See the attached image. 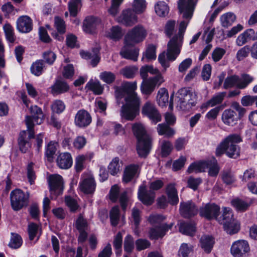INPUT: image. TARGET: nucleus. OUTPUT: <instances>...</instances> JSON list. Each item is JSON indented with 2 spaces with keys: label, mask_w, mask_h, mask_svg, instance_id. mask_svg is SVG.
Instances as JSON below:
<instances>
[{
  "label": "nucleus",
  "mask_w": 257,
  "mask_h": 257,
  "mask_svg": "<svg viewBox=\"0 0 257 257\" xmlns=\"http://www.w3.org/2000/svg\"><path fill=\"white\" fill-rule=\"evenodd\" d=\"M56 54L51 50L46 51L43 53L44 60L48 64L52 65L56 59Z\"/></svg>",
  "instance_id": "obj_62"
},
{
  "label": "nucleus",
  "mask_w": 257,
  "mask_h": 257,
  "mask_svg": "<svg viewBox=\"0 0 257 257\" xmlns=\"http://www.w3.org/2000/svg\"><path fill=\"white\" fill-rule=\"evenodd\" d=\"M134 46L124 44L120 52L121 56L125 59L137 61L139 56V49L133 47Z\"/></svg>",
  "instance_id": "obj_23"
},
{
  "label": "nucleus",
  "mask_w": 257,
  "mask_h": 257,
  "mask_svg": "<svg viewBox=\"0 0 257 257\" xmlns=\"http://www.w3.org/2000/svg\"><path fill=\"white\" fill-rule=\"evenodd\" d=\"M146 35L147 32L144 28L138 25L128 31L124 37V44L135 45L142 42Z\"/></svg>",
  "instance_id": "obj_8"
},
{
  "label": "nucleus",
  "mask_w": 257,
  "mask_h": 257,
  "mask_svg": "<svg viewBox=\"0 0 257 257\" xmlns=\"http://www.w3.org/2000/svg\"><path fill=\"white\" fill-rule=\"evenodd\" d=\"M254 34L252 29H248L240 34L236 40V44L238 46H241L245 44L248 39H251Z\"/></svg>",
  "instance_id": "obj_39"
},
{
  "label": "nucleus",
  "mask_w": 257,
  "mask_h": 257,
  "mask_svg": "<svg viewBox=\"0 0 257 257\" xmlns=\"http://www.w3.org/2000/svg\"><path fill=\"white\" fill-rule=\"evenodd\" d=\"M134 248V241L133 237L131 235H127L124 238V250L130 253Z\"/></svg>",
  "instance_id": "obj_59"
},
{
  "label": "nucleus",
  "mask_w": 257,
  "mask_h": 257,
  "mask_svg": "<svg viewBox=\"0 0 257 257\" xmlns=\"http://www.w3.org/2000/svg\"><path fill=\"white\" fill-rule=\"evenodd\" d=\"M133 11L137 14L143 13L146 8L145 0H134L133 3Z\"/></svg>",
  "instance_id": "obj_53"
},
{
  "label": "nucleus",
  "mask_w": 257,
  "mask_h": 257,
  "mask_svg": "<svg viewBox=\"0 0 257 257\" xmlns=\"http://www.w3.org/2000/svg\"><path fill=\"white\" fill-rule=\"evenodd\" d=\"M197 1L198 0H179L178 3L180 13L182 14L184 19L188 20L181 22L178 34L174 36L168 42L166 53L167 59L165 58V52L159 55L158 61L164 71L169 67V61H175L180 53L184 33L189 21L193 16Z\"/></svg>",
  "instance_id": "obj_1"
},
{
  "label": "nucleus",
  "mask_w": 257,
  "mask_h": 257,
  "mask_svg": "<svg viewBox=\"0 0 257 257\" xmlns=\"http://www.w3.org/2000/svg\"><path fill=\"white\" fill-rule=\"evenodd\" d=\"M208 169V174L211 176H216L219 173V168L216 160L213 158L210 160L192 163L187 171L188 173L204 172Z\"/></svg>",
  "instance_id": "obj_6"
},
{
  "label": "nucleus",
  "mask_w": 257,
  "mask_h": 257,
  "mask_svg": "<svg viewBox=\"0 0 257 257\" xmlns=\"http://www.w3.org/2000/svg\"><path fill=\"white\" fill-rule=\"evenodd\" d=\"M156 48L153 45H150L147 48L145 53L144 54L142 59L145 58V57L149 61L152 60H155L156 58Z\"/></svg>",
  "instance_id": "obj_56"
},
{
  "label": "nucleus",
  "mask_w": 257,
  "mask_h": 257,
  "mask_svg": "<svg viewBox=\"0 0 257 257\" xmlns=\"http://www.w3.org/2000/svg\"><path fill=\"white\" fill-rule=\"evenodd\" d=\"M173 225V223L169 225L162 224L159 226H155L151 228L150 230V237L152 239H156L159 237H163Z\"/></svg>",
  "instance_id": "obj_24"
},
{
  "label": "nucleus",
  "mask_w": 257,
  "mask_h": 257,
  "mask_svg": "<svg viewBox=\"0 0 257 257\" xmlns=\"http://www.w3.org/2000/svg\"><path fill=\"white\" fill-rule=\"evenodd\" d=\"M225 92L218 93L216 95L213 96L211 99L208 100L204 105L205 107L211 106L213 107L217 104H220L225 95Z\"/></svg>",
  "instance_id": "obj_46"
},
{
  "label": "nucleus",
  "mask_w": 257,
  "mask_h": 257,
  "mask_svg": "<svg viewBox=\"0 0 257 257\" xmlns=\"http://www.w3.org/2000/svg\"><path fill=\"white\" fill-rule=\"evenodd\" d=\"M252 202L249 199L243 200L238 198L233 199L231 201V204L238 212H244L246 211Z\"/></svg>",
  "instance_id": "obj_32"
},
{
  "label": "nucleus",
  "mask_w": 257,
  "mask_h": 257,
  "mask_svg": "<svg viewBox=\"0 0 257 257\" xmlns=\"http://www.w3.org/2000/svg\"><path fill=\"white\" fill-rule=\"evenodd\" d=\"M249 251L247 241L238 240L234 241L231 247L230 251L234 257H246Z\"/></svg>",
  "instance_id": "obj_13"
},
{
  "label": "nucleus",
  "mask_w": 257,
  "mask_h": 257,
  "mask_svg": "<svg viewBox=\"0 0 257 257\" xmlns=\"http://www.w3.org/2000/svg\"><path fill=\"white\" fill-rule=\"evenodd\" d=\"M236 17L231 13H227L222 15L220 17V21L222 27L227 28L231 26L235 21Z\"/></svg>",
  "instance_id": "obj_44"
},
{
  "label": "nucleus",
  "mask_w": 257,
  "mask_h": 257,
  "mask_svg": "<svg viewBox=\"0 0 257 257\" xmlns=\"http://www.w3.org/2000/svg\"><path fill=\"white\" fill-rule=\"evenodd\" d=\"M99 48L95 47L93 49L91 52L81 51L80 54L82 58L85 59H90L91 64L95 67L100 61Z\"/></svg>",
  "instance_id": "obj_30"
},
{
  "label": "nucleus",
  "mask_w": 257,
  "mask_h": 257,
  "mask_svg": "<svg viewBox=\"0 0 257 257\" xmlns=\"http://www.w3.org/2000/svg\"><path fill=\"white\" fill-rule=\"evenodd\" d=\"M22 237L17 234L12 233V237L9 243V246L13 248H18L22 244Z\"/></svg>",
  "instance_id": "obj_58"
},
{
  "label": "nucleus",
  "mask_w": 257,
  "mask_h": 257,
  "mask_svg": "<svg viewBox=\"0 0 257 257\" xmlns=\"http://www.w3.org/2000/svg\"><path fill=\"white\" fill-rule=\"evenodd\" d=\"M81 6V0H71L68 3V8L70 15L72 17H75Z\"/></svg>",
  "instance_id": "obj_52"
},
{
  "label": "nucleus",
  "mask_w": 257,
  "mask_h": 257,
  "mask_svg": "<svg viewBox=\"0 0 257 257\" xmlns=\"http://www.w3.org/2000/svg\"><path fill=\"white\" fill-rule=\"evenodd\" d=\"M56 162L58 166L62 169L70 168L73 164L72 158L69 153H60L57 157Z\"/></svg>",
  "instance_id": "obj_29"
},
{
  "label": "nucleus",
  "mask_w": 257,
  "mask_h": 257,
  "mask_svg": "<svg viewBox=\"0 0 257 257\" xmlns=\"http://www.w3.org/2000/svg\"><path fill=\"white\" fill-rule=\"evenodd\" d=\"M44 67L43 61L42 60H38L33 63L31 67V71L33 74L39 76L42 73Z\"/></svg>",
  "instance_id": "obj_55"
},
{
  "label": "nucleus",
  "mask_w": 257,
  "mask_h": 257,
  "mask_svg": "<svg viewBox=\"0 0 257 257\" xmlns=\"http://www.w3.org/2000/svg\"><path fill=\"white\" fill-rule=\"evenodd\" d=\"M54 27L57 32L51 33L52 36L56 40L62 41L64 40L63 34L66 32V25L65 22L59 17H55L54 20Z\"/></svg>",
  "instance_id": "obj_18"
},
{
  "label": "nucleus",
  "mask_w": 257,
  "mask_h": 257,
  "mask_svg": "<svg viewBox=\"0 0 257 257\" xmlns=\"http://www.w3.org/2000/svg\"><path fill=\"white\" fill-rule=\"evenodd\" d=\"M121 164L122 163L119 162V159L118 157L113 159L108 166V171L110 174L114 176L120 172Z\"/></svg>",
  "instance_id": "obj_42"
},
{
  "label": "nucleus",
  "mask_w": 257,
  "mask_h": 257,
  "mask_svg": "<svg viewBox=\"0 0 257 257\" xmlns=\"http://www.w3.org/2000/svg\"><path fill=\"white\" fill-rule=\"evenodd\" d=\"M120 216L119 209L118 206L112 208L110 211V219L112 225L115 226L117 225Z\"/></svg>",
  "instance_id": "obj_54"
},
{
  "label": "nucleus",
  "mask_w": 257,
  "mask_h": 257,
  "mask_svg": "<svg viewBox=\"0 0 257 257\" xmlns=\"http://www.w3.org/2000/svg\"><path fill=\"white\" fill-rule=\"evenodd\" d=\"M3 29L7 41L10 43H14L16 37L13 27L10 24L7 23L4 26Z\"/></svg>",
  "instance_id": "obj_43"
},
{
  "label": "nucleus",
  "mask_w": 257,
  "mask_h": 257,
  "mask_svg": "<svg viewBox=\"0 0 257 257\" xmlns=\"http://www.w3.org/2000/svg\"><path fill=\"white\" fill-rule=\"evenodd\" d=\"M76 227L78 231L88 230V223L82 214H80L76 221Z\"/></svg>",
  "instance_id": "obj_57"
},
{
  "label": "nucleus",
  "mask_w": 257,
  "mask_h": 257,
  "mask_svg": "<svg viewBox=\"0 0 257 257\" xmlns=\"http://www.w3.org/2000/svg\"><path fill=\"white\" fill-rule=\"evenodd\" d=\"M139 166L137 164H131L127 166L124 171L123 181L125 183L130 182L137 174Z\"/></svg>",
  "instance_id": "obj_31"
},
{
  "label": "nucleus",
  "mask_w": 257,
  "mask_h": 257,
  "mask_svg": "<svg viewBox=\"0 0 257 257\" xmlns=\"http://www.w3.org/2000/svg\"><path fill=\"white\" fill-rule=\"evenodd\" d=\"M79 186L81 190L85 193H93L96 187L94 178L90 175L84 177L79 183Z\"/></svg>",
  "instance_id": "obj_22"
},
{
  "label": "nucleus",
  "mask_w": 257,
  "mask_h": 257,
  "mask_svg": "<svg viewBox=\"0 0 257 257\" xmlns=\"http://www.w3.org/2000/svg\"><path fill=\"white\" fill-rule=\"evenodd\" d=\"M138 70L136 66H126L120 70V73L127 79H132Z\"/></svg>",
  "instance_id": "obj_51"
},
{
  "label": "nucleus",
  "mask_w": 257,
  "mask_h": 257,
  "mask_svg": "<svg viewBox=\"0 0 257 257\" xmlns=\"http://www.w3.org/2000/svg\"><path fill=\"white\" fill-rule=\"evenodd\" d=\"M220 212V207L214 203H207L200 207L199 214L200 216L210 220L216 219Z\"/></svg>",
  "instance_id": "obj_15"
},
{
  "label": "nucleus",
  "mask_w": 257,
  "mask_h": 257,
  "mask_svg": "<svg viewBox=\"0 0 257 257\" xmlns=\"http://www.w3.org/2000/svg\"><path fill=\"white\" fill-rule=\"evenodd\" d=\"M215 243V239L211 235H203L199 239V246L206 253L211 252Z\"/></svg>",
  "instance_id": "obj_27"
},
{
  "label": "nucleus",
  "mask_w": 257,
  "mask_h": 257,
  "mask_svg": "<svg viewBox=\"0 0 257 257\" xmlns=\"http://www.w3.org/2000/svg\"><path fill=\"white\" fill-rule=\"evenodd\" d=\"M242 141L241 137L238 134L228 135L217 147L216 156L220 157L225 153L230 158L236 159L240 155V148L237 144Z\"/></svg>",
  "instance_id": "obj_4"
},
{
  "label": "nucleus",
  "mask_w": 257,
  "mask_h": 257,
  "mask_svg": "<svg viewBox=\"0 0 257 257\" xmlns=\"http://www.w3.org/2000/svg\"><path fill=\"white\" fill-rule=\"evenodd\" d=\"M31 115L26 117V124L27 130L29 132V136L26 131H23L20 133L18 138V144L21 151L26 153L31 147V144L28 140L33 138L34 131L33 127L34 123L40 124L42 123L44 119V114L41 108L37 105L32 106L30 108Z\"/></svg>",
  "instance_id": "obj_3"
},
{
  "label": "nucleus",
  "mask_w": 257,
  "mask_h": 257,
  "mask_svg": "<svg viewBox=\"0 0 257 257\" xmlns=\"http://www.w3.org/2000/svg\"><path fill=\"white\" fill-rule=\"evenodd\" d=\"M233 216L231 209L224 207L223 208L222 219L219 220L220 223L223 225L224 230L229 234L237 233L240 228L239 224L233 218Z\"/></svg>",
  "instance_id": "obj_7"
},
{
  "label": "nucleus",
  "mask_w": 257,
  "mask_h": 257,
  "mask_svg": "<svg viewBox=\"0 0 257 257\" xmlns=\"http://www.w3.org/2000/svg\"><path fill=\"white\" fill-rule=\"evenodd\" d=\"M179 230L184 234L192 236L196 230L195 224L193 222H181L180 224Z\"/></svg>",
  "instance_id": "obj_38"
},
{
  "label": "nucleus",
  "mask_w": 257,
  "mask_h": 257,
  "mask_svg": "<svg viewBox=\"0 0 257 257\" xmlns=\"http://www.w3.org/2000/svg\"><path fill=\"white\" fill-rule=\"evenodd\" d=\"M65 201L71 212H76L79 207L77 201L70 196H66Z\"/></svg>",
  "instance_id": "obj_61"
},
{
  "label": "nucleus",
  "mask_w": 257,
  "mask_h": 257,
  "mask_svg": "<svg viewBox=\"0 0 257 257\" xmlns=\"http://www.w3.org/2000/svg\"><path fill=\"white\" fill-rule=\"evenodd\" d=\"M90 114L85 110L78 111L75 116L74 123L79 127H85L91 122Z\"/></svg>",
  "instance_id": "obj_17"
},
{
  "label": "nucleus",
  "mask_w": 257,
  "mask_h": 257,
  "mask_svg": "<svg viewBox=\"0 0 257 257\" xmlns=\"http://www.w3.org/2000/svg\"><path fill=\"white\" fill-rule=\"evenodd\" d=\"M174 95V93H173L170 97V101L169 102V94L167 90L165 88H161L160 89L157 95V101L158 104L161 106L163 107L166 106L169 104V108L170 109H172L173 107V97Z\"/></svg>",
  "instance_id": "obj_25"
},
{
  "label": "nucleus",
  "mask_w": 257,
  "mask_h": 257,
  "mask_svg": "<svg viewBox=\"0 0 257 257\" xmlns=\"http://www.w3.org/2000/svg\"><path fill=\"white\" fill-rule=\"evenodd\" d=\"M56 145V143L50 142L46 147L45 156L49 162L52 161L54 158V156L57 151Z\"/></svg>",
  "instance_id": "obj_48"
},
{
  "label": "nucleus",
  "mask_w": 257,
  "mask_h": 257,
  "mask_svg": "<svg viewBox=\"0 0 257 257\" xmlns=\"http://www.w3.org/2000/svg\"><path fill=\"white\" fill-rule=\"evenodd\" d=\"M123 36V32L121 28L118 26H115L108 29L105 32V36L110 39L114 41L119 40Z\"/></svg>",
  "instance_id": "obj_33"
},
{
  "label": "nucleus",
  "mask_w": 257,
  "mask_h": 257,
  "mask_svg": "<svg viewBox=\"0 0 257 257\" xmlns=\"http://www.w3.org/2000/svg\"><path fill=\"white\" fill-rule=\"evenodd\" d=\"M138 197L144 204L149 205L154 202L155 193L152 190H147L145 186L142 185L139 189Z\"/></svg>",
  "instance_id": "obj_19"
},
{
  "label": "nucleus",
  "mask_w": 257,
  "mask_h": 257,
  "mask_svg": "<svg viewBox=\"0 0 257 257\" xmlns=\"http://www.w3.org/2000/svg\"><path fill=\"white\" fill-rule=\"evenodd\" d=\"M197 101L196 93L185 88L180 89L176 93L175 102L178 109L189 110L196 105Z\"/></svg>",
  "instance_id": "obj_5"
},
{
  "label": "nucleus",
  "mask_w": 257,
  "mask_h": 257,
  "mask_svg": "<svg viewBox=\"0 0 257 257\" xmlns=\"http://www.w3.org/2000/svg\"><path fill=\"white\" fill-rule=\"evenodd\" d=\"M132 130L137 140L145 137V136H149L146 130L144 125L139 122L134 123L132 126Z\"/></svg>",
  "instance_id": "obj_40"
},
{
  "label": "nucleus",
  "mask_w": 257,
  "mask_h": 257,
  "mask_svg": "<svg viewBox=\"0 0 257 257\" xmlns=\"http://www.w3.org/2000/svg\"><path fill=\"white\" fill-rule=\"evenodd\" d=\"M136 13L131 9L122 11L117 18V22L125 26H132L137 23L138 17Z\"/></svg>",
  "instance_id": "obj_16"
},
{
  "label": "nucleus",
  "mask_w": 257,
  "mask_h": 257,
  "mask_svg": "<svg viewBox=\"0 0 257 257\" xmlns=\"http://www.w3.org/2000/svg\"><path fill=\"white\" fill-rule=\"evenodd\" d=\"M226 53L225 49L221 48H215L212 54L213 60L216 62L220 60Z\"/></svg>",
  "instance_id": "obj_64"
},
{
  "label": "nucleus",
  "mask_w": 257,
  "mask_h": 257,
  "mask_svg": "<svg viewBox=\"0 0 257 257\" xmlns=\"http://www.w3.org/2000/svg\"><path fill=\"white\" fill-rule=\"evenodd\" d=\"M137 88L136 81L125 82L121 87H115L117 99L125 97V104L121 107L120 115L128 120H133L139 114L140 99L135 92Z\"/></svg>",
  "instance_id": "obj_2"
},
{
  "label": "nucleus",
  "mask_w": 257,
  "mask_h": 257,
  "mask_svg": "<svg viewBox=\"0 0 257 257\" xmlns=\"http://www.w3.org/2000/svg\"><path fill=\"white\" fill-rule=\"evenodd\" d=\"M12 208L18 211L27 204L28 197L20 189H15L10 194Z\"/></svg>",
  "instance_id": "obj_9"
},
{
  "label": "nucleus",
  "mask_w": 257,
  "mask_h": 257,
  "mask_svg": "<svg viewBox=\"0 0 257 257\" xmlns=\"http://www.w3.org/2000/svg\"><path fill=\"white\" fill-rule=\"evenodd\" d=\"M86 87L96 95L101 94L103 90V87L99 83V81H89L87 83Z\"/></svg>",
  "instance_id": "obj_49"
},
{
  "label": "nucleus",
  "mask_w": 257,
  "mask_h": 257,
  "mask_svg": "<svg viewBox=\"0 0 257 257\" xmlns=\"http://www.w3.org/2000/svg\"><path fill=\"white\" fill-rule=\"evenodd\" d=\"M29 239L33 240L35 237L38 240L41 234L40 226L35 223H31L28 225Z\"/></svg>",
  "instance_id": "obj_41"
},
{
  "label": "nucleus",
  "mask_w": 257,
  "mask_h": 257,
  "mask_svg": "<svg viewBox=\"0 0 257 257\" xmlns=\"http://www.w3.org/2000/svg\"><path fill=\"white\" fill-rule=\"evenodd\" d=\"M155 81H142L141 89L142 92L145 94H150L155 89Z\"/></svg>",
  "instance_id": "obj_50"
},
{
  "label": "nucleus",
  "mask_w": 257,
  "mask_h": 257,
  "mask_svg": "<svg viewBox=\"0 0 257 257\" xmlns=\"http://www.w3.org/2000/svg\"><path fill=\"white\" fill-rule=\"evenodd\" d=\"M192 64V60L190 58H188L182 61L178 66L179 72L184 74L187 70L190 67Z\"/></svg>",
  "instance_id": "obj_60"
},
{
  "label": "nucleus",
  "mask_w": 257,
  "mask_h": 257,
  "mask_svg": "<svg viewBox=\"0 0 257 257\" xmlns=\"http://www.w3.org/2000/svg\"><path fill=\"white\" fill-rule=\"evenodd\" d=\"M166 193L168 197V202L172 205H176L179 202V197L177 190L174 184H170L166 188Z\"/></svg>",
  "instance_id": "obj_34"
},
{
  "label": "nucleus",
  "mask_w": 257,
  "mask_h": 257,
  "mask_svg": "<svg viewBox=\"0 0 257 257\" xmlns=\"http://www.w3.org/2000/svg\"><path fill=\"white\" fill-rule=\"evenodd\" d=\"M69 86L65 81H56L51 86V92L53 95L64 93L69 90Z\"/></svg>",
  "instance_id": "obj_37"
},
{
  "label": "nucleus",
  "mask_w": 257,
  "mask_h": 257,
  "mask_svg": "<svg viewBox=\"0 0 257 257\" xmlns=\"http://www.w3.org/2000/svg\"><path fill=\"white\" fill-rule=\"evenodd\" d=\"M152 147V139L150 136L137 140L136 149L139 156L146 158L150 153Z\"/></svg>",
  "instance_id": "obj_11"
},
{
  "label": "nucleus",
  "mask_w": 257,
  "mask_h": 257,
  "mask_svg": "<svg viewBox=\"0 0 257 257\" xmlns=\"http://www.w3.org/2000/svg\"><path fill=\"white\" fill-rule=\"evenodd\" d=\"M222 120L227 125L233 126L239 120L237 114L231 109H225L222 114Z\"/></svg>",
  "instance_id": "obj_28"
},
{
  "label": "nucleus",
  "mask_w": 257,
  "mask_h": 257,
  "mask_svg": "<svg viewBox=\"0 0 257 257\" xmlns=\"http://www.w3.org/2000/svg\"><path fill=\"white\" fill-rule=\"evenodd\" d=\"M93 157L92 153H87L85 155L78 156L75 159V167L77 172L82 171L84 168V164L86 160H90Z\"/></svg>",
  "instance_id": "obj_35"
},
{
  "label": "nucleus",
  "mask_w": 257,
  "mask_h": 257,
  "mask_svg": "<svg viewBox=\"0 0 257 257\" xmlns=\"http://www.w3.org/2000/svg\"><path fill=\"white\" fill-rule=\"evenodd\" d=\"M65 108V105L63 102L60 100L55 101L51 105V109L53 112L60 113Z\"/></svg>",
  "instance_id": "obj_63"
},
{
  "label": "nucleus",
  "mask_w": 257,
  "mask_h": 257,
  "mask_svg": "<svg viewBox=\"0 0 257 257\" xmlns=\"http://www.w3.org/2000/svg\"><path fill=\"white\" fill-rule=\"evenodd\" d=\"M157 130L159 135L164 136L167 138H171L175 134V131L165 123L159 124Z\"/></svg>",
  "instance_id": "obj_36"
},
{
  "label": "nucleus",
  "mask_w": 257,
  "mask_h": 257,
  "mask_svg": "<svg viewBox=\"0 0 257 257\" xmlns=\"http://www.w3.org/2000/svg\"><path fill=\"white\" fill-rule=\"evenodd\" d=\"M48 181L51 198L52 199H55L63 192L62 177L59 175H51L49 178Z\"/></svg>",
  "instance_id": "obj_10"
},
{
  "label": "nucleus",
  "mask_w": 257,
  "mask_h": 257,
  "mask_svg": "<svg viewBox=\"0 0 257 257\" xmlns=\"http://www.w3.org/2000/svg\"><path fill=\"white\" fill-rule=\"evenodd\" d=\"M17 30L21 33H29L32 31L33 23L31 19L27 16L19 17L17 21Z\"/></svg>",
  "instance_id": "obj_21"
},
{
  "label": "nucleus",
  "mask_w": 257,
  "mask_h": 257,
  "mask_svg": "<svg viewBox=\"0 0 257 257\" xmlns=\"http://www.w3.org/2000/svg\"><path fill=\"white\" fill-rule=\"evenodd\" d=\"M181 214L185 218H189L194 216L198 212V209L191 201L181 202L180 205Z\"/></svg>",
  "instance_id": "obj_20"
},
{
  "label": "nucleus",
  "mask_w": 257,
  "mask_h": 257,
  "mask_svg": "<svg viewBox=\"0 0 257 257\" xmlns=\"http://www.w3.org/2000/svg\"><path fill=\"white\" fill-rule=\"evenodd\" d=\"M140 75L143 80H161L162 76L158 69L152 65H145L140 69Z\"/></svg>",
  "instance_id": "obj_12"
},
{
  "label": "nucleus",
  "mask_w": 257,
  "mask_h": 257,
  "mask_svg": "<svg viewBox=\"0 0 257 257\" xmlns=\"http://www.w3.org/2000/svg\"><path fill=\"white\" fill-rule=\"evenodd\" d=\"M142 113L147 116L155 124L161 120V115L154 104L150 101L146 102L142 107Z\"/></svg>",
  "instance_id": "obj_14"
},
{
  "label": "nucleus",
  "mask_w": 257,
  "mask_h": 257,
  "mask_svg": "<svg viewBox=\"0 0 257 257\" xmlns=\"http://www.w3.org/2000/svg\"><path fill=\"white\" fill-rule=\"evenodd\" d=\"M156 14L160 17H165L169 13V7L168 5L164 2L158 3L155 7Z\"/></svg>",
  "instance_id": "obj_47"
},
{
  "label": "nucleus",
  "mask_w": 257,
  "mask_h": 257,
  "mask_svg": "<svg viewBox=\"0 0 257 257\" xmlns=\"http://www.w3.org/2000/svg\"><path fill=\"white\" fill-rule=\"evenodd\" d=\"M100 23L101 21L98 18L87 17L83 21V30L86 33H92Z\"/></svg>",
  "instance_id": "obj_26"
},
{
  "label": "nucleus",
  "mask_w": 257,
  "mask_h": 257,
  "mask_svg": "<svg viewBox=\"0 0 257 257\" xmlns=\"http://www.w3.org/2000/svg\"><path fill=\"white\" fill-rule=\"evenodd\" d=\"M122 235L118 232L114 236L113 242V247L115 250V254L117 256H120L122 252Z\"/></svg>",
  "instance_id": "obj_45"
}]
</instances>
